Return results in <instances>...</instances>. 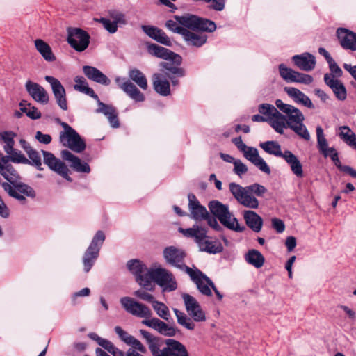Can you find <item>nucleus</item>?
<instances>
[{"label":"nucleus","mask_w":356,"mask_h":356,"mask_svg":"<svg viewBox=\"0 0 356 356\" xmlns=\"http://www.w3.org/2000/svg\"><path fill=\"white\" fill-rule=\"evenodd\" d=\"M152 356H188L185 346L178 341L168 339L165 341L153 336L149 332L140 330Z\"/></svg>","instance_id":"nucleus-1"},{"label":"nucleus","mask_w":356,"mask_h":356,"mask_svg":"<svg viewBox=\"0 0 356 356\" xmlns=\"http://www.w3.org/2000/svg\"><path fill=\"white\" fill-rule=\"evenodd\" d=\"M229 188L240 204L251 209H256L259 206V202L256 197H263L267 192L266 188L258 183L243 187L240 184L232 182L229 184Z\"/></svg>","instance_id":"nucleus-2"},{"label":"nucleus","mask_w":356,"mask_h":356,"mask_svg":"<svg viewBox=\"0 0 356 356\" xmlns=\"http://www.w3.org/2000/svg\"><path fill=\"white\" fill-rule=\"evenodd\" d=\"M277 108L286 117L287 127L305 140H310V134L304 124L305 116L295 106L284 103L281 99L275 101Z\"/></svg>","instance_id":"nucleus-3"},{"label":"nucleus","mask_w":356,"mask_h":356,"mask_svg":"<svg viewBox=\"0 0 356 356\" xmlns=\"http://www.w3.org/2000/svg\"><path fill=\"white\" fill-rule=\"evenodd\" d=\"M179 232L186 237L193 238L201 252L215 254L223 250L220 242L211 240L207 234V230L202 227L193 225L188 229L179 228Z\"/></svg>","instance_id":"nucleus-4"},{"label":"nucleus","mask_w":356,"mask_h":356,"mask_svg":"<svg viewBox=\"0 0 356 356\" xmlns=\"http://www.w3.org/2000/svg\"><path fill=\"white\" fill-rule=\"evenodd\" d=\"M74 89L75 90L84 93L97 100L99 107L96 110V112L103 113L108 118L113 128L119 127L120 122L118 119V113L115 108L100 102L97 95L95 93L92 88L89 87L88 81L83 76H76L74 78Z\"/></svg>","instance_id":"nucleus-5"},{"label":"nucleus","mask_w":356,"mask_h":356,"mask_svg":"<svg viewBox=\"0 0 356 356\" xmlns=\"http://www.w3.org/2000/svg\"><path fill=\"white\" fill-rule=\"evenodd\" d=\"M209 208L211 213L218 218L225 227L238 232L245 230V226L239 224L238 220L229 211L227 205L223 204L218 200H213L209 202Z\"/></svg>","instance_id":"nucleus-6"},{"label":"nucleus","mask_w":356,"mask_h":356,"mask_svg":"<svg viewBox=\"0 0 356 356\" xmlns=\"http://www.w3.org/2000/svg\"><path fill=\"white\" fill-rule=\"evenodd\" d=\"M148 277V287L145 288L146 290L151 291L153 289L152 281H154L158 285L162 287L164 291H172L177 287L173 275L165 268L161 267L150 268V273Z\"/></svg>","instance_id":"nucleus-7"},{"label":"nucleus","mask_w":356,"mask_h":356,"mask_svg":"<svg viewBox=\"0 0 356 356\" xmlns=\"http://www.w3.org/2000/svg\"><path fill=\"white\" fill-rule=\"evenodd\" d=\"M105 238V234L101 230L97 231L94 235L83 256L82 260L85 273H88L95 264Z\"/></svg>","instance_id":"nucleus-8"},{"label":"nucleus","mask_w":356,"mask_h":356,"mask_svg":"<svg viewBox=\"0 0 356 356\" xmlns=\"http://www.w3.org/2000/svg\"><path fill=\"white\" fill-rule=\"evenodd\" d=\"M60 124L63 128L60 133V143L76 153L84 151L86 145L79 134L66 122H61Z\"/></svg>","instance_id":"nucleus-9"},{"label":"nucleus","mask_w":356,"mask_h":356,"mask_svg":"<svg viewBox=\"0 0 356 356\" xmlns=\"http://www.w3.org/2000/svg\"><path fill=\"white\" fill-rule=\"evenodd\" d=\"M175 18L185 29L209 33H212L216 29L214 22L194 15L186 14L181 16H175Z\"/></svg>","instance_id":"nucleus-10"},{"label":"nucleus","mask_w":356,"mask_h":356,"mask_svg":"<svg viewBox=\"0 0 356 356\" xmlns=\"http://www.w3.org/2000/svg\"><path fill=\"white\" fill-rule=\"evenodd\" d=\"M122 307L133 316L149 319L152 316L151 309L145 305L140 303L132 298L123 297L120 300Z\"/></svg>","instance_id":"nucleus-11"},{"label":"nucleus","mask_w":356,"mask_h":356,"mask_svg":"<svg viewBox=\"0 0 356 356\" xmlns=\"http://www.w3.org/2000/svg\"><path fill=\"white\" fill-rule=\"evenodd\" d=\"M188 270L187 274L195 284L200 293L206 296H211L212 295L211 286L213 284V281L195 266L191 268V269H188Z\"/></svg>","instance_id":"nucleus-12"},{"label":"nucleus","mask_w":356,"mask_h":356,"mask_svg":"<svg viewBox=\"0 0 356 356\" xmlns=\"http://www.w3.org/2000/svg\"><path fill=\"white\" fill-rule=\"evenodd\" d=\"M67 42L76 51L82 52L90 43V35L80 28H70L67 31Z\"/></svg>","instance_id":"nucleus-13"},{"label":"nucleus","mask_w":356,"mask_h":356,"mask_svg":"<svg viewBox=\"0 0 356 356\" xmlns=\"http://www.w3.org/2000/svg\"><path fill=\"white\" fill-rule=\"evenodd\" d=\"M163 254L167 264L186 273L188 272V269H191L184 264L186 253L182 249L172 245L168 246L164 249Z\"/></svg>","instance_id":"nucleus-14"},{"label":"nucleus","mask_w":356,"mask_h":356,"mask_svg":"<svg viewBox=\"0 0 356 356\" xmlns=\"http://www.w3.org/2000/svg\"><path fill=\"white\" fill-rule=\"evenodd\" d=\"M129 270L135 276L136 282L143 287H148L150 269L138 259L129 260L127 264Z\"/></svg>","instance_id":"nucleus-15"},{"label":"nucleus","mask_w":356,"mask_h":356,"mask_svg":"<svg viewBox=\"0 0 356 356\" xmlns=\"http://www.w3.org/2000/svg\"><path fill=\"white\" fill-rule=\"evenodd\" d=\"M44 163L50 170L62 176L68 181H72L69 176L70 170L67 165L58 158H56L52 153L44 150L42 151Z\"/></svg>","instance_id":"nucleus-16"},{"label":"nucleus","mask_w":356,"mask_h":356,"mask_svg":"<svg viewBox=\"0 0 356 356\" xmlns=\"http://www.w3.org/2000/svg\"><path fill=\"white\" fill-rule=\"evenodd\" d=\"M186 310L188 315L196 322H204L206 321V315L197 300L188 293L181 295Z\"/></svg>","instance_id":"nucleus-17"},{"label":"nucleus","mask_w":356,"mask_h":356,"mask_svg":"<svg viewBox=\"0 0 356 356\" xmlns=\"http://www.w3.org/2000/svg\"><path fill=\"white\" fill-rule=\"evenodd\" d=\"M44 79L50 84L58 105L61 109L66 111L67 109L66 93L60 81L51 76H46Z\"/></svg>","instance_id":"nucleus-18"},{"label":"nucleus","mask_w":356,"mask_h":356,"mask_svg":"<svg viewBox=\"0 0 356 356\" xmlns=\"http://www.w3.org/2000/svg\"><path fill=\"white\" fill-rule=\"evenodd\" d=\"M244 157L259 168L261 172L270 175L271 171L270 167L268 165L266 162L261 158L257 149L246 146L244 150H243Z\"/></svg>","instance_id":"nucleus-19"},{"label":"nucleus","mask_w":356,"mask_h":356,"mask_svg":"<svg viewBox=\"0 0 356 356\" xmlns=\"http://www.w3.org/2000/svg\"><path fill=\"white\" fill-rule=\"evenodd\" d=\"M115 81L118 87L134 101L141 102L145 100V95L129 80L117 76L115 79Z\"/></svg>","instance_id":"nucleus-20"},{"label":"nucleus","mask_w":356,"mask_h":356,"mask_svg":"<svg viewBox=\"0 0 356 356\" xmlns=\"http://www.w3.org/2000/svg\"><path fill=\"white\" fill-rule=\"evenodd\" d=\"M188 209L190 217L195 220H202L209 217V213L205 207L200 204V202L193 194H188Z\"/></svg>","instance_id":"nucleus-21"},{"label":"nucleus","mask_w":356,"mask_h":356,"mask_svg":"<svg viewBox=\"0 0 356 356\" xmlns=\"http://www.w3.org/2000/svg\"><path fill=\"white\" fill-rule=\"evenodd\" d=\"M26 91L30 96L37 102L47 104L49 102V95L46 90L40 84L28 81L25 85Z\"/></svg>","instance_id":"nucleus-22"},{"label":"nucleus","mask_w":356,"mask_h":356,"mask_svg":"<svg viewBox=\"0 0 356 356\" xmlns=\"http://www.w3.org/2000/svg\"><path fill=\"white\" fill-rule=\"evenodd\" d=\"M142 324L155 330L165 336L173 337L176 334V329L173 326L168 325L157 318L144 319L142 321Z\"/></svg>","instance_id":"nucleus-23"},{"label":"nucleus","mask_w":356,"mask_h":356,"mask_svg":"<svg viewBox=\"0 0 356 356\" xmlns=\"http://www.w3.org/2000/svg\"><path fill=\"white\" fill-rule=\"evenodd\" d=\"M337 35L344 49L356 51V33L345 28H339Z\"/></svg>","instance_id":"nucleus-24"},{"label":"nucleus","mask_w":356,"mask_h":356,"mask_svg":"<svg viewBox=\"0 0 356 356\" xmlns=\"http://www.w3.org/2000/svg\"><path fill=\"white\" fill-rule=\"evenodd\" d=\"M324 81L338 100L344 101L347 98L346 88L340 80L334 79L332 75L325 74Z\"/></svg>","instance_id":"nucleus-25"},{"label":"nucleus","mask_w":356,"mask_h":356,"mask_svg":"<svg viewBox=\"0 0 356 356\" xmlns=\"http://www.w3.org/2000/svg\"><path fill=\"white\" fill-rule=\"evenodd\" d=\"M62 158L70 163V167L78 172L89 173L90 168L86 162H82L81 159L74 155L68 150H63L61 152Z\"/></svg>","instance_id":"nucleus-26"},{"label":"nucleus","mask_w":356,"mask_h":356,"mask_svg":"<svg viewBox=\"0 0 356 356\" xmlns=\"http://www.w3.org/2000/svg\"><path fill=\"white\" fill-rule=\"evenodd\" d=\"M148 51L152 55H154L158 58H161L165 60H171L178 64H179L181 61V57L179 55L156 44H152L149 45Z\"/></svg>","instance_id":"nucleus-27"},{"label":"nucleus","mask_w":356,"mask_h":356,"mask_svg":"<svg viewBox=\"0 0 356 356\" xmlns=\"http://www.w3.org/2000/svg\"><path fill=\"white\" fill-rule=\"evenodd\" d=\"M292 60L299 69L306 72L312 71L316 65L315 56L307 52L293 56Z\"/></svg>","instance_id":"nucleus-28"},{"label":"nucleus","mask_w":356,"mask_h":356,"mask_svg":"<svg viewBox=\"0 0 356 356\" xmlns=\"http://www.w3.org/2000/svg\"><path fill=\"white\" fill-rule=\"evenodd\" d=\"M142 29L145 33V34H147L149 37L154 39L156 42L165 46H172L171 40L161 29L153 26L148 25L142 26Z\"/></svg>","instance_id":"nucleus-29"},{"label":"nucleus","mask_w":356,"mask_h":356,"mask_svg":"<svg viewBox=\"0 0 356 356\" xmlns=\"http://www.w3.org/2000/svg\"><path fill=\"white\" fill-rule=\"evenodd\" d=\"M0 175L11 184H16L17 181L20 180V177L17 171L8 163V156H3L0 163Z\"/></svg>","instance_id":"nucleus-30"},{"label":"nucleus","mask_w":356,"mask_h":356,"mask_svg":"<svg viewBox=\"0 0 356 356\" xmlns=\"http://www.w3.org/2000/svg\"><path fill=\"white\" fill-rule=\"evenodd\" d=\"M84 75L90 80L104 86H108L111 83L110 79L97 68L84 65L83 67Z\"/></svg>","instance_id":"nucleus-31"},{"label":"nucleus","mask_w":356,"mask_h":356,"mask_svg":"<svg viewBox=\"0 0 356 356\" xmlns=\"http://www.w3.org/2000/svg\"><path fill=\"white\" fill-rule=\"evenodd\" d=\"M284 90L295 103L303 105L309 108H314L309 97L300 90L293 87H285Z\"/></svg>","instance_id":"nucleus-32"},{"label":"nucleus","mask_w":356,"mask_h":356,"mask_svg":"<svg viewBox=\"0 0 356 356\" xmlns=\"http://www.w3.org/2000/svg\"><path fill=\"white\" fill-rule=\"evenodd\" d=\"M153 87L155 91L162 96L170 94V83L166 79L165 74L156 73L153 75Z\"/></svg>","instance_id":"nucleus-33"},{"label":"nucleus","mask_w":356,"mask_h":356,"mask_svg":"<svg viewBox=\"0 0 356 356\" xmlns=\"http://www.w3.org/2000/svg\"><path fill=\"white\" fill-rule=\"evenodd\" d=\"M284 161L290 166L291 170L298 178L304 176L302 165L298 158L289 150L284 151Z\"/></svg>","instance_id":"nucleus-34"},{"label":"nucleus","mask_w":356,"mask_h":356,"mask_svg":"<svg viewBox=\"0 0 356 356\" xmlns=\"http://www.w3.org/2000/svg\"><path fill=\"white\" fill-rule=\"evenodd\" d=\"M182 37L188 45L196 47H202L207 40V35L202 33L192 32L187 29L184 32Z\"/></svg>","instance_id":"nucleus-35"},{"label":"nucleus","mask_w":356,"mask_h":356,"mask_svg":"<svg viewBox=\"0 0 356 356\" xmlns=\"http://www.w3.org/2000/svg\"><path fill=\"white\" fill-rule=\"evenodd\" d=\"M88 337L113 356H124V353L116 348L111 341L99 337L96 333H89Z\"/></svg>","instance_id":"nucleus-36"},{"label":"nucleus","mask_w":356,"mask_h":356,"mask_svg":"<svg viewBox=\"0 0 356 356\" xmlns=\"http://www.w3.org/2000/svg\"><path fill=\"white\" fill-rule=\"evenodd\" d=\"M316 138L318 148L325 157L330 156L332 154L337 152L334 147H329L327 140L324 136L323 129L320 126L316 127Z\"/></svg>","instance_id":"nucleus-37"},{"label":"nucleus","mask_w":356,"mask_h":356,"mask_svg":"<svg viewBox=\"0 0 356 356\" xmlns=\"http://www.w3.org/2000/svg\"><path fill=\"white\" fill-rule=\"evenodd\" d=\"M268 124L278 134H284V129L287 128L286 117L282 114L278 108L273 115L268 120Z\"/></svg>","instance_id":"nucleus-38"},{"label":"nucleus","mask_w":356,"mask_h":356,"mask_svg":"<svg viewBox=\"0 0 356 356\" xmlns=\"http://www.w3.org/2000/svg\"><path fill=\"white\" fill-rule=\"evenodd\" d=\"M243 218L246 225L256 232H259L262 227L263 220L254 211L251 210L245 211Z\"/></svg>","instance_id":"nucleus-39"},{"label":"nucleus","mask_w":356,"mask_h":356,"mask_svg":"<svg viewBox=\"0 0 356 356\" xmlns=\"http://www.w3.org/2000/svg\"><path fill=\"white\" fill-rule=\"evenodd\" d=\"M34 44L38 52L47 62H54L56 58L52 51L51 47L44 40L36 39Z\"/></svg>","instance_id":"nucleus-40"},{"label":"nucleus","mask_w":356,"mask_h":356,"mask_svg":"<svg viewBox=\"0 0 356 356\" xmlns=\"http://www.w3.org/2000/svg\"><path fill=\"white\" fill-rule=\"evenodd\" d=\"M245 261L256 268H260L264 266L265 258L262 254L257 250H249L245 255Z\"/></svg>","instance_id":"nucleus-41"},{"label":"nucleus","mask_w":356,"mask_h":356,"mask_svg":"<svg viewBox=\"0 0 356 356\" xmlns=\"http://www.w3.org/2000/svg\"><path fill=\"white\" fill-rule=\"evenodd\" d=\"M259 147L266 153L277 156L284 158V152H282L280 145L275 140H269L259 144Z\"/></svg>","instance_id":"nucleus-42"},{"label":"nucleus","mask_w":356,"mask_h":356,"mask_svg":"<svg viewBox=\"0 0 356 356\" xmlns=\"http://www.w3.org/2000/svg\"><path fill=\"white\" fill-rule=\"evenodd\" d=\"M129 78L143 90H147V81L144 74L138 69H132L129 72Z\"/></svg>","instance_id":"nucleus-43"},{"label":"nucleus","mask_w":356,"mask_h":356,"mask_svg":"<svg viewBox=\"0 0 356 356\" xmlns=\"http://www.w3.org/2000/svg\"><path fill=\"white\" fill-rule=\"evenodd\" d=\"M16 134L10 131H3L0 133V138L3 142V149L6 153H11L13 148H14L15 140L14 138Z\"/></svg>","instance_id":"nucleus-44"},{"label":"nucleus","mask_w":356,"mask_h":356,"mask_svg":"<svg viewBox=\"0 0 356 356\" xmlns=\"http://www.w3.org/2000/svg\"><path fill=\"white\" fill-rule=\"evenodd\" d=\"M177 319V323L189 330H193L195 329V323L185 313L178 310L177 309H173Z\"/></svg>","instance_id":"nucleus-45"},{"label":"nucleus","mask_w":356,"mask_h":356,"mask_svg":"<svg viewBox=\"0 0 356 356\" xmlns=\"http://www.w3.org/2000/svg\"><path fill=\"white\" fill-rule=\"evenodd\" d=\"M152 305L153 309L159 317L165 321H168L170 319V314L169 309L164 303L155 300Z\"/></svg>","instance_id":"nucleus-46"},{"label":"nucleus","mask_w":356,"mask_h":356,"mask_svg":"<svg viewBox=\"0 0 356 356\" xmlns=\"http://www.w3.org/2000/svg\"><path fill=\"white\" fill-rule=\"evenodd\" d=\"M12 185L15 188L16 191L18 193H22L32 198L35 197V191L27 184L20 182V180L17 181L16 184H12Z\"/></svg>","instance_id":"nucleus-47"},{"label":"nucleus","mask_w":356,"mask_h":356,"mask_svg":"<svg viewBox=\"0 0 356 356\" xmlns=\"http://www.w3.org/2000/svg\"><path fill=\"white\" fill-rule=\"evenodd\" d=\"M6 156L8 157V162L10 161L16 163H29L30 161L22 152L15 148H13L11 153H6Z\"/></svg>","instance_id":"nucleus-48"},{"label":"nucleus","mask_w":356,"mask_h":356,"mask_svg":"<svg viewBox=\"0 0 356 356\" xmlns=\"http://www.w3.org/2000/svg\"><path fill=\"white\" fill-rule=\"evenodd\" d=\"M108 16L118 26H124L127 24V20L125 15L118 10H110L108 12Z\"/></svg>","instance_id":"nucleus-49"},{"label":"nucleus","mask_w":356,"mask_h":356,"mask_svg":"<svg viewBox=\"0 0 356 356\" xmlns=\"http://www.w3.org/2000/svg\"><path fill=\"white\" fill-rule=\"evenodd\" d=\"M26 153L29 156V160L30 161L29 164L35 166L38 170H42L43 168L42 167L41 156L39 152L34 150L33 149H29V151Z\"/></svg>","instance_id":"nucleus-50"},{"label":"nucleus","mask_w":356,"mask_h":356,"mask_svg":"<svg viewBox=\"0 0 356 356\" xmlns=\"http://www.w3.org/2000/svg\"><path fill=\"white\" fill-rule=\"evenodd\" d=\"M279 72L281 77L286 82H293L295 71L287 67L284 64L279 65Z\"/></svg>","instance_id":"nucleus-51"},{"label":"nucleus","mask_w":356,"mask_h":356,"mask_svg":"<svg viewBox=\"0 0 356 356\" xmlns=\"http://www.w3.org/2000/svg\"><path fill=\"white\" fill-rule=\"evenodd\" d=\"M160 66L165 69L167 72L172 74L177 75V76L182 77L185 75V71L183 68L174 66L171 63L162 62L160 64Z\"/></svg>","instance_id":"nucleus-52"},{"label":"nucleus","mask_w":356,"mask_h":356,"mask_svg":"<svg viewBox=\"0 0 356 356\" xmlns=\"http://www.w3.org/2000/svg\"><path fill=\"white\" fill-rule=\"evenodd\" d=\"M277 109V106L275 107L273 105L270 104H261L258 106L259 112L266 119H269Z\"/></svg>","instance_id":"nucleus-53"},{"label":"nucleus","mask_w":356,"mask_h":356,"mask_svg":"<svg viewBox=\"0 0 356 356\" xmlns=\"http://www.w3.org/2000/svg\"><path fill=\"white\" fill-rule=\"evenodd\" d=\"M96 22L101 23L104 28L109 33H115L118 31V26L110 19H107L105 17H101L99 19H95Z\"/></svg>","instance_id":"nucleus-54"},{"label":"nucleus","mask_w":356,"mask_h":356,"mask_svg":"<svg viewBox=\"0 0 356 356\" xmlns=\"http://www.w3.org/2000/svg\"><path fill=\"white\" fill-rule=\"evenodd\" d=\"M327 63L329 65L330 73H327L326 74L332 75L334 79H337L342 76V75H343L342 70L339 67V66L334 60V59L331 60Z\"/></svg>","instance_id":"nucleus-55"},{"label":"nucleus","mask_w":356,"mask_h":356,"mask_svg":"<svg viewBox=\"0 0 356 356\" xmlns=\"http://www.w3.org/2000/svg\"><path fill=\"white\" fill-rule=\"evenodd\" d=\"M313 81V77L311 75L300 73L295 71L293 82L300 83L303 84H310Z\"/></svg>","instance_id":"nucleus-56"},{"label":"nucleus","mask_w":356,"mask_h":356,"mask_svg":"<svg viewBox=\"0 0 356 356\" xmlns=\"http://www.w3.org/2000/svg\"><path fill=\"white\" fill-rule=\"evenodd\" d=\"M355 134L348 126H341L339 128L338 136L343 142L353 137Z\"/></svg>","instance_id":"nucleus-57"},{"label":"nucleus","mask_w":356,"mask_h":356,"mask_svg":"<svg viewBox=\"0 0 356 356\" xmlns=\"http://www.w3.org/2000/svg\"><path fill=\"white\" fill-rule=\"evenodd\" d=\"M248 170L247 165L241 160L237 159L234 163V172L238 177H242Z\"/></svg>","instance_id":"nucleus-58"},{"label":"nucleus","mask_w":356,"mask_h":356,"mask_svg":"<svg viewBox=\"0 0 356 356\" xmlns=\"http://www.w3.org/2000/svg\"><path fill=\"white\" fill-rule=\"evenodd\" d=\"M181 24H179V22L176 20H168L165 23V26L170 31L183 35L184 32L185 31L186 29L181 26Z\"/></svg>","instance_id":"nucleus-59"},{"label":"nucleus","mask_w":356,"mask_h":356,"mask_svg":"<svg viewBox=\"0 0 356 356\" xmlns=\"http://www.w3.org/2000/svg\"><path fill=\"white\" fill-rule=\"evenodd\" d=\"M115 333L118 335L120 339L124 342L126 344L128 345V343L130 342L131 339L134 337L133 336L130 335L129 333H127L126 331H124L121 327L116 326L114 328Z\"/></svg>","instance_id":"nucleus-60"},{"label":"nucleus","mask_w":356,"mask_h":356,"mask_svg":"<svg viewBox=\"0 0 356 356\" xmlns=\"http://www.w3.org/2000/svg\"><path fill=\"white\" fill-rule=\"evenodd\" d=\"M206 3H210L209 7L216 11H222L225 6V0H203Z\"/></svg>","instance_id":"nucleus-61"},{"label":"nucleus","mask_w":356,"mask_h":356,"mask_svg":"<svg viewBox=\"0 0 356 356\" xmlns=\"http://www.w3.org/2000/svg\"><path fill=\"white\" fill-rule=\"evenodd\" d=\"M134 295L140 299L151 302L152 304L155 301L154 298L152 294L143 290H138L134 291Z\"/></svg>","instance_id":"nucleus-62"},{"label":"nucleus","mask_w":356,"mask_h":356,"mask_svg":"<svg viewBox=\"0 0 356 356\" xmlns=\"http://www.w3.org/2000/svg\"><path fill=\"white\" fill-rule=\"evenodd\" d=\"M129 346H131L134 349L138 351L145 353L147 351L146 348L142 344V343L136 339L134 337L131 339L130 342L128 343Z\"/></svg>","instance_id":"nucleus-63"},{"label":"nucleus","mask_w":356,"mask_h":356,"mask_svg":"<svg viewBox=\"0 0 356 356\" xmlns=\"http://www.w3.org/2000/svg\"><path fill=\"white\" fill-rule=\"evenodd\" d=\"M272 226L278 233H282L285 229L284 222L278 218L272 219Z\"/></svg>","instance_id":"nucleus-64"}]
</instances>
